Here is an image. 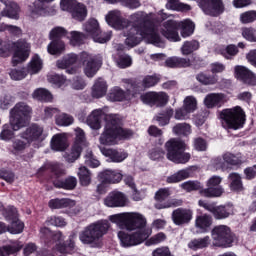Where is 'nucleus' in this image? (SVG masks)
<instances>
[{
	"label": "nucleus",
	"instance_id": "nucleus-1",
	"mask_svg": "<svg viewBox=\"0 0 256 256\" xmlns=\"http://www.w3.org/2000/svg\"><path fill=\"white\" fill-rule=\"evenodd\" d=\"M111 223H116L122 229L127 231H135L131 234L120 231L118 232V239L122 247H135V245H141L144 241L149 239L151 235V230L145 229L147 227V219L137 212H125L120 214H114L109 217Z\"/></svg>",
	"mask_w": 256,
	"mask_h": 256
},
{
	"label": "nucleus",
	"instance_id": "nucleus-2",
	"mask_svg": "<svg viewBox=\"0 0 256 256\" xmlns=\"http://www.w3.org/2000/svg\"><path fill=\"white\" fill-rule=\"evenodd\" d=\"M129 22L130 25L132 24V27L127 31V33H124V37H126L125 43L128 47H135V45H139L142 39H145L146 43H151L156 47H163V41L157 33L159 28L155 24L153 14L138 11L130 15ZM136 23L142 24L137 26Z\"/></svg>",
	"mask_w": 256,
	"mask_h": 256
},
{
	"label": "nucleus",
	"instance_id": "nucleus-3",
	"mask_svg": "<svg viewBox=\"0 0 256 256\" xmlns=\"http://www.w3.org/2000/svg\"><path fill=\"white\" fill-rule=\"evenodd\" d=\"M132 136L133 130L123 128V120L117 115H111L99 137V143L106 146L116 145L118 139H131Z\"/></svg>",
	"mask_w": 256,
	"mask_h": 256
},
{
	"label": "nucleus",
	"instance_id": "nucleus-4",
	"mask_svg": "<svg viewBox=\"0 0 256 256\" xmlns=\"http://www.w3.org/2000/svg\"><path fill=\"white\" fill-rule=\"evenodd\" d=\"M179 27H181V36H179ZM159 31L163 37L168 39V41H172L173 43H177L181 41V37L187 38L191 37L193 33H195V23L191 20L184 21H175V20H167L159 27Z\"/></svg>",
	"mask_w": 256,
	"mask_h": 256
},
{
	"label": "nucleus",
	"instance_id": "nucleus-5",
	"mask_svg": "<svg viewBox=\"0 0 256 256\" xmlns=\"http://www.w3.org/2000/svg\"><path fill=\"white\" fill-rule=\"evenodd\" d=\"M47 173H51L56 177L52 183L56 189H64V191H73L77 187V178L74 176H69L65 179H61V175H63V169L59 166L58 163H48L39 168L38 175H47Z\"/></svg>",
	"mask_w": 256,
	"mask_h": 256
},
{
	"label": "nucleus",
	"instance_id": "nucleus-6",
	"mask_svg": "<svg viewBox=\"0 0 256 256\" xmlns=\"http://www.w3.org/2000/svg\"><path fill=\"white\" fill-rule=\"evenodd\" d=\"M110 227L107 220L91 223L79 233V239L83 245H97L103 235H107Z\"/></svg>",
	"mask_w": 256,
	"mask_h": 256
},
{
	"label": "nucleus",
	"instance_id": "nucleus-7",
	"mask_svg": "<svg viewBox=\"0 0 256 256\" xmlns=\"http://www.w3.org/2000/svg\"><path fill=\"white\" fill-rule=\"evenodd\" d=\"M165 149L167 160L172 161V163L185 165L191 160V154L185 152L187 144L181 139L171 138L165 143Z\"/></svg>",
	"mask_w": 256,
	"mask_h": 256
},
{
	"label": "nucleus",
	"instance_id": "nucleus-8",
	"mask_svg": "<svg viewBox=\"0 0 256 256\" xmlns=\"http://www.w3.org/2000/svg\"><path fill=\"white\" fill-rule=\"evenodd\" d=\"M220 119L225 129H232L233 131L243 129L245 121H247L245 111H243L241 106H236L232 109H223L220 112Z\"/></svg>",
	"mask_w": 256,
	"mask_h": 256
},
{
	"label": "nucleus",
	"instance_id": "nucleus-9",
	"mask_svg": "<svg viewBox=\"0 0 256 256\" xmlns=\"http://www.w3.org/2000/svg\"><path fill=\"white\" fill-rule=\"evenodd\" d=\"M32 113L33 108L31 106L25 102H18L10 110V123L14 129H23V127H27V123L31 120Z\"/></svg>",
	"mask_w": 256,
	"mask_h": 256
},
{
	"label": "nucleus",
	"instance_id": "nucleus-10",
	"mask_svg": "<svg viewBox=\"0 0 256 256\" xmlns=\"http://www.w3.org/2000/svg\"><path fill=\"white\" fill-rule=\"evenodd\" d=\"M214 247H222L227 249L232 247L235 241V234L231 231V228L226 225L215 226L211 231Z\"/></svg>",
	"mask_w": 256,
	"mask_h": 256
},
{
	"label": "nucleus",
	"instance_id": "nucleus-11",
	"mask_svg": "<svg viewBox=\"0 0 256 256\" xmlns=\"http://www.w3.org/2000/svg\"><path fill=\"white\" fill-rule=\"evenodd\" d=\"M86 37H92L95 43H107L111 39V32H102L99 22L92 18L83 25Z\"/></svg>",
	"mask_w": 256,
	"mask_h": 256
},
{
	"label": "nucleus",
	"instance_id": "nucleus-12",
	"mask_svg": "<svg viewBox=\"0 0 256 256\" xmlns=\"http://www.w3.org/2000/svg\"><path fill=\"white\" fill-rule=\"evenodd\" d=\"M198 205L203 207L206 211L212 213L214 219L221 221L223 219H228L233 215V204H224L217 206L215 203H208L205 200H199Z\"/></svg>",
	"mask_w": 256,
	"mask_h": 256
},
{
	"label": "nucleus",
	"instance_id": "nucleus-13",
	"mask_svg": "<svg viewBox=\"0 0 256 256\" xmlns=\"http://www.w3.org/2000/svg\"><path fill=\"white\" fill-rule=\"evenodd\" d=\"M12 49L14 51L12 56V63L14 65H21L24 61L29 59L31 53V44L25 39H19L12 43Z\"/></svg>",
	"mask_w": 256,
	"mask_h": 256
},
{
	"label": "nucleus",
	"instance_id": "nucleus-14",
	"mask_svg": "<svg viewBox=\"0 0 256 256\" xmlns=\"http://www.w3.org/2000/svg\"><path fill=\"white\" fill-rule=\"evenodd\" d=\"M76 63H82V65H102L103 58L101 56H91L86 52L77 54H68L63 59V65H75Z\"/></svg>",
	"mask_w": 256,
	"mask_h": 256
},
{
	"label": "nucleus",
	"instance_id": "nucleus-15",
	"mask_svg": "<svg viewBox=\"0 0 256 256\" xmlns=\"http://www.w3.org/2000/svg\"><path fill=\"white\" fill-rule=\"evenodd\" d=\"M223 178L219 176H212L206 182V187L204 190H201V197H206L207 199H215L217 197H221L225 190L223 186H221V182Z\"/></svg>",
	"mask_w": 256,
	"mask_h": 256
},
{
	"label": "nucleus",
	"instance_id": "nucleus-16",
	"mask_svg": "<svg viewBox=\"0 0 256 256\" xmlns=\"http://www.w3.org/2000/svg\"><path fill=\"white\" fill-rule=\"evenodd\" d=\"M171 196V190L169 188H160L155 193V200L158 202L156 205L157 209H169L171 207H181L183 205V200L171 199L166 202V199H169Z\"/></svg>",
	"mask_w": 256,
	"mask_h": 256
},
{
	"label": "nucleus",
	"instance_id": "nucleus-17",
	"mask_svg": "<svg viewBox=\"0 0 256 256\" xmlns=\"http://www.w3.org/2000/svg\"><path fill=\"white\" fill-rule=\"evenodd\" d=\"M199 7L205 15L210 17H219L225 13L223 0H200Z\"/></svg>",
	"mask_w": 256,
	"mask_h": 256
},
{
	"label": "nucleus",
	"instance_id": "nucleus-18",
	"mask_svg": "<svg viewBox=\"0 0 256 256\" xmlns=\"http://www.w3.org/2000/svg\"><path fill=\"white\" fill-rule=\"evenodd\" d=\"M105 20L110 27H113V29H116L117 31H123V29H128L131 26V22L123 18L121 11L119 10L108 12Z\"/></svg>",
	"mask_w": 256,
	"mask_h": 256
},
{
	"label": "nucleus",
	"instance_id": "nucleus-19",
	"mask_svg": "<svg viewBox=\"0 0 256 256\" xmlns=\"http://www.w3.org/2000/svg\"><path fill=\"white\" fill-rule=\"evenodd\" d=\"M171 217L174 225L183 227L193 221V210L189 208H177L173 210Z\"/></svg>",
	"mask_w": 256,
	"mask_h": 256
},
{
	"label": "nucleus",
	"instance_id": "nucleus-20",
	"mask_svg": "<svg viewBox=\"0 0 256 256\" xmlns=\"http://www.w3.org/2000/svg\"><path fill=\"white\" fill-rule=\"evenodd\" d=\"M213 165L216 169H221L222 171H227L229 165L236 166L241 165V160L235 154L229 152L223 155V158L217 157L213 161Z\"/></svg>",
	"mask_w": 256,
	"mask_h": 256
},
{
	"label": "nucleus",
	"instance_id": "nucleus-21",
	"mask_svg": "<svg viewBox=\"0 0 256 256\" xmlns=\"http://www.w3.org/2000/svg\"><path fill=\"white\" fill-rule=\"evenodd\" d=\"M234 77L244 83V85H251L252 87L256 85V76L245 66H236L234 69Z\"/></svg>",
	"mask_w": 256,
	"mask_h": 256
},
{
	"label": "nucleus",
	"instance_id": "nucleus-22",
	"mask_svg": "<svg viewBox=\"0 0 256 256\" xmlns=\"http://www.w3.org/2000/svg\"><path fill=\"white\" fill-rule=\"evenodd\" d=\"M106 207H125L127 205V196L121 191L114 190L104 199Z\"/></svg>",
	"mask_w": 256,
	"mask_h": 256
},
{
	"label": "nucleus",
	"instance_id": "nucleus-23",
	"mask_svg": "<svg viewBox=\"0 0 256 256\" xmlns=\"http://www.w3.org/2000/svg\"><path fill=\"white\" fill-rule=\"evenodd\" d=\"M40 239L46 247H51L63 239V232H54L47 227H43L40 229Z\"/></svg>",
	"mask_w": 256,
	"mask_h": 256
},
{
	"label": "nucleus",
	"instance_id": "nucleus-24",
	"mask_svg": "<svg viewBox=\"0 0 256 256\" xmlns=\"http://www.w3.org/2000/svg\"><path fill=\"white\" fill-rule=\"evenodd\" d=\"M76 239L77 233L72 232L67 240L56 244V251L62 255H73L77 251Z\"/></svg>",
	"mask_w": 256,
	"mask_h": 256
},
{
	"label": "nucleus",
	"instance_id": "nucleus-25",
	"mask_svg": "<svg viewBox=\"0 0 256 256\" xmlns=\"http://www.w3.org/2000/svg\"><path fill=\"white\" fill-rule=\"evenodd\" d=\"M227 103V95L223 93H210L204 99L207 109H215V107H223Z\"/></svg>",
	"mask_w": 256,
	"mask_h": 256
},
{
	"label": "nucleus",
	"instance_id": "nucleus-26",
	"mask_svg": "<svg viewBox=\"0 0 256 256\" xmlns=\"http://www.w3.org/2000/svg\"><path fill=\"white\" fill-rule=\"evenodd\" d=\"M98 179H103V183L115 185L123 181V174L119 170L106 169L98 174Z\"/></svg>",
	"mask_w": 256,
	"mask_h": 256
},
{
	"label": "nucleus",
	"instance_id": "nucleus-27",
	"mask_svg": "<svg viewBox=\"0 0 256 256\" xmlns=\"http://www.w3.org/2000/svg\"><path fill=\"white\" fill-rule=\"evenodd\" d=\"M41 135H43V127L38 124H32L20 134V137L31 144L33 141H39Z\"/></svg>",
	"mask_w": 256,
	"mask_h": 256
},
{
	"label": "nucleus",
	"instance_id": "nucleus-28",
	"mask_svg": "<svg viewBox=\"0 0 256 256\" xmlns=\"http://www.w3.org/2000/svg\"><path fill=\"white\" fill-rule=\"evenodd\" d=\"M77 205V202L71 198H54L49 200V209H73Z\"/></svg>",
	"mask_w": 256,
	"mask_h": 256
},
{
	"label": "nucleus",
	"instance_id": "nucleus-29",
	"mask_svg": "<svg viewBox=\"0 0 256 256\" xmlns=\"http://www.w3.org/2000/svg\"><path fill=\"white\" fill-rule=\"evenodd\" d=\"M23 247V242L19 240H10L8 244L0 247V256L17 255Z\"/></svg>",
	"mask_w": 256,
	"mask_h": 256
},
{
	"label": "nucleus",
	"instance_id": "nucleus-30",
	"mask_svg": "<svg viewBox=\"0 0 256 256\" xmlns=\"http://www.w3.org/2000/svg\"><path fill=\"white\" fill-rule=\"evenodd\" d=\"M102 153L105 157H109L112 163H122V161H125L127 157H129L127 152L119 151L113 148L104 149L102 150Z\"/></svg>",
	"mask_w": 256,
	"mask_h": 256
},
{
	"label": "nucleus",
	"instance_id": "nucleus-31",
	"mask_svg": "<svg viewBox=\"0 0 256 256\" xmlns=\"http://www.w3.org/2000/svg\"><path fill=\"white\" fill-rule=\"evenodd\" d=\"M4 5H6V9L1 12V17H8L9 19H19V5L15 2H7L9 0H0Z\"/></svg>",
	"mask_w": 256,
	"mask_h": 256
},
{
	"label": "nucleus",
	"instance_id": "nucleus-32",
	"mask_svg": "<svg viewBox=\"0 0 256 256\" xmlns=\"http://www.w3.org/2000/svg\"><path fill=\"white\" fill-rule=\"evenodd\" d=\"M91 95L93 99H101V97L107 95V82L103 78L96 80L92 87Z\"/></svg>",
	"mask_w": 256,
	"mask_h": 256
},
{
	"label": "nucleus",
	"instance_id": "nucleus-33",
	"mask_svg": "<svg viewBox=\"0 0 256 256\" xmlns=\"http://www.w3.org/2000/svg\"><path fill=\"white\" fill-rule=\"evenodd\" d=\"M211 245V237L205 236L203 238H194L188 243V248L192 251H199L207 249Z\"/></svg>",
	"mask_w": 256,
	"mask_h": 256
},
{
	"label": "nucleus",
	"instance_id": "nucleus-34",
	"mask_svg": "<svg viewBox=\"0 0 256 256\" xmlns=\"http://www.w3.org/2000/svg\"><path fill=\"white\" fill-rule=\"evenodd\" d=\"M107 99H108V101H111L112 103L126 101L127 100V92H125V90L121 89V87L115 86L108 93Z\"/></svg>",
	"mask_w": 256,
	"mask_h": 256
},
{
	"label": "nucleus",
	"instance_id": "nucleus-35",
	"mask_svg": "<svg viewBox=\"0 0 256 256\" xmlns=\"http://www.w3.org/2000/svg\"><path fill=\"white\" fill-rule=\"evenodd\" d=\"M51 149L53 151H65L67 149V136L65 134H55L51 139Z\"/></svg>",
	"mask_w": 256,
	"mask_h": 256
},
{
	"label": "nucleus",
	"instance_id": "nucleus-36",
	"mask_svg": "<svg viewBox=\"0 0 256 256\" xmlns=\"http://www.w3.org/2000/svg\"><path fill=\"white\" fill-rule=\"evenodd\" d=\"M189 177H191V171H189L188 169H182L168 176L166 178V183H168L169 185L181 183V181H185V179H189Z\"/></svg>",
	"mask_w": 256,
	"mask_h": 256
},
{
	"label": "nucleus",
	"instance_id": "nucleus-37",
	"mask_svg": "<svg viewBox=\"0 0 256 256\" xmlns=\"http://www.w3.org/2000/svg\"><path fill=\"white\" fill-rule=\"evenodd\" d=\"M103 117V111L102 110H94L92 111L91 115L87 118V123L91 129H94L95 131H99L101 128V119Z\"/></svg>",
	"mask_w": 256,
	"mask_h": 256
},
{
	"label": "nucleus",
	"instance_id": "nucleus-38",
	"mask_svg": "<svg viewBox=\"0 0 256 256\" xmlns=\"http://www.w3.org/2000/svg\"><path fill=\"white\" fill-rule=\"evenodd\" d=\"M24 230L25 223L19 218H16L15 220H10L9 225H7V232L11 235H21Z\"/></svg>",
	"mask_w": 256,
	"mask_h": 256
},
{
	"label": "nucleus",
	"instance_id": "nucleus-39",
	"mask_svg": "<svg viewBox=\"0 0 256 256\" xmlns=\"http://www.w3.org/2000/svg\"><path fill=\"white\" fill-rule=\"evenodd\" d=\"M32 96L33 99H37V101H42L43 103H51L53 101V95L45 88H37Z\"/></svg>",
	"mask_w": 256,
	"mask_h": 256
},
{
	"label": "nucleus",
	"instance_id": "nucleus-40",
	"mask_svg": "<svg viewBox=\"0 0 256 256\" xmlns=\"http://www.w3.org/2000/svg\"><path fill=\"white\" fill-rule=\"evenodd\" d=\"M15 131H19V129H15L11 122L9 124H4L0 133V139L2 141H11V139L15 137Z\"/></svg>",
	"mask_w": 256,
	"mask_h": 256
},
{
	"label": "nucleus",
	"instance_id": "nucleus-41",
	"mask_svg": "<svg viewBox=\"0 0 256 256\" xmlns=\"http://www.w3.org/2000/svg\"><path fill=\"white\" fill-rule=\"evenodd\" d=\"M213 225V218L207 214L202 216H197L196 227L204 232H207L209 227Z\"/></svg>",
	"mask_w": 256,
	"mask_h": 256
},
{
	"label": "nucleus",
	"instance_id": "nucleus-42",
	"mask_svg": "<svg viewBox=\"0 0 256 256\" xmlns=\"http://www.w3.org/2000/svg\"><path fill=\"white\" fill-rule=\"evenodd\" d=\"M78 177L82 187H89L91 185V171L87 167L82 166L79 168Z\"/></svg>",
	"mask_w": 256,
	"mask_h": 256
},
{
	"label": "nucleus",
	"instance_id": "nucleus-43",
	"mask_svg": "<svg viewBox=\"0 0 256 256\" xmlns=\"http://www.w3.org/2000/svg\"><path fill=\"white\" fill-rule=\"evenodd\" d=\"M47 51L50 55H61L65 51V43L61 40H52Z\"/></svg>",
	"mask_w": 256,
	"mask_h": 256
},
{
	"label": "nucleus",
	"instance_id": "nucleus-44",
	"mask_svg": "<svg viewBox=\"0 0 256 256\" xmlns=\"http://www.w3.org/2000/svg\"><path fill=\"white\" fill-rule=\"evenodd\" d=\"M55 0H38L34 2L33 9L31 10V17L34 19L37 17H41V15H45V7H43V3H53Z\"/></svg>",
	"mask_w": 256,
	"mask_h": 256
},
{
	"label": "nucleus",
	"instance_id": "nucleus-45",
	"mask_svg": "<svg viewBox=\"0 0 256 256\" xmlns=\"http://www.w3.org/2000/svg\"><path fill=\"white\" fill-rule=\"evenodd\" d=\"M70 13L73 19L76 21H84V19L87 17V7L81 3H78V5L75 6Z\"/></svg>",
	"mask_w": 256,
	"mask_h": 256
},
{
	"label": "nucleus",
	"instance_id": "nucleus-46",
	"mask_svg": "<svg viewBox=\"0 0 256 256\" xmlns=\"http://www.w3.org/2000/svg\"><path fill=\"white\" fill-rule=\"evenodd\" d=\"M48 83H51L57 89H61V87H65L67 83V77L59 74H50L47 76Z\"/></svg>",
	"mask_w": 256,
	"mask_h": 256
},
{
	"label": "nucleus",
	"instance_id": "nucleus-47",
	"mask_svg": "<svg viewBox=\"0 0 256 256\" xmlns=\"http://www.w3.org/2000/svg\"><path fill=\"white\" fill-rule=\"evenodd\" d=\"M228 179L231 181V191H243V181H241V175L238 173H231L229 174Z\"/></svg>",
	"mask_w": 256,
	"mask_h": 256
},
{
	"label": "nucleus",
	"instance_id": "nucleus-48",
	"mask_svg": "<svg viewBox=\"0 0 256 256\" xmlns=\"http://www.w3.org/2000/svg\"><path fill=\"white\" fill-rule=\"evenodd\" d=\"M173 134L178 136L187 137L191 133V125L187 123H178L172 128Z\"/></svg>",
	"mask_w": 256,
	"mask_h": 256
},
{
	"label": "nucleus",
	"instance_id": "nucleus-49",
	"mask_svg": "<svg viewBox=\"0 0 256 256\" xmlns=\"http://www.w3.org/2000/svg\"><path fill=\"white\" fill-rule=\"evenodd\" d=\"M166 9L170 11H191V6L182 2H175V0H168Z\"/></svg>",
	"mask_w": 256,
	"mask_h": 256
},
{
	"label": "nucleus",
	"instance_id": "nucleus-50",
	"mask_svg": "<svg viewBox=\"0 0 256 256\" xmlns=\"http://www.w3.org/2000/svg\"><path fill=\"white\" fill-rule=\"evenodd\" d=\"M199 49V42L196 40L186 41L181 47L182 55H191L194 51Z\"/></svg>",
	"mask_w": 256,
	"mask_h": 256
},
{
	"label": "nucleus",
	"instance_id": "nucleus-51",
	"mask_svg": "<svg viewBox=\"0 0 256 256\" xmlns=\"http://www.w3.org/2000/svg\"><path fill=\"white\" fill-rule=\"evenodd\" d=\"M182 188L184 191L191 193V191H199V195H201V191L205 190L201 182L199 181H187L182 184Z\"/></svg>",
	"mask_w": 256,
	"mask_h": 256
},
{
	"label": "nucleus",
	"instance_id": "nucleus-52",
	"mask_svg": "<svg viewBox=\"0 0 256 256\" xmlns=\"http://www.w3.org/2000/svg\"><path fill=\"white\" fill-rule=\"evenodd\" d=\"M47 225H52V227H60L61 229L63 227H67V220H65L62 216H50L46 220Z\"/></svg>",
	"mask_w": 256,
	"mask_h": 256
},
{
	"label": "nucleus",
	"instance_id": "nucleus-53",
	"mask_svg": "<svg viewBox=\"0 0 256 256\" xmlns=\"http://www.w3.org/2000/svg\"><path fill=\"white\" fill-rule=\"evenodd\" d=\"M2 215L7 221L19 219V211L15 208V206L4 207Z\"/></svg>",
	"mask_w": 256,
	"mask_h": 256
},
{
	"label": "nucleus",
	"instance_id": "nucleus-54",
	"mask_svg": "<svg viewBox=\"0 0 256 256\" xmlns=\"http://www.w3.org/2000/svg\"><path fill=\"white\" fill-rule=\"evenodd\" d=\"M196 79L199 83H202V85H215V83H217L216 75L200 73L196 76Z\"/></svg>",
	"mask_w": 256,
	"mask_h": 256
},
{
	"label": "nucleus",
	"instance_id": "nucleus-55",
	"mask_svg": "<svg viewBox=\"0 0 256 256\" xmlns=\"http://www.w3.org/2000/svg\"><path fill=\"white\" fill-rule=\"evenodd\" d=\"M0 31H8L14 37H21L23 35V30L20 27L5 23H0Z\"/></svg>",
	"mask_w": 256,
	"mask_h": 256
},
{
	"label": "nucleus",
	"instance_id": "nucleus-56",
	"mask_svg": "<svg viewBox=\"0 0 256 256\" xmlns=\"http://www.w3.org/2000/svg\"><path fill=\"white\" fill-rule=\"evenodd\" d=\"M169 103V96L165 92H154V105L165 107Z\"/></svg>",
	"mask_w": 256,
	"mask_h": 256
},
{
	"label": "nucleus",
	"instance_id": "nucleus-57",
	"mask_svg": "<svg viewBox=\"0 0 256 256\" xmlns=\"http://www.w3.org/2000/svg\"><path fill=\"white\" fill-rule=\"evenodd\" d=\"M159 81H161V76L148 75L142 80V87H144V89H150V87H155Z\"/></svg>",
	"mask_w": 256,
	"mask_h": 256
},
{
	"label": "nucleus",
	"instance_id": "nucleus-58",
	"mask_svg": "<svg viewBox=\"0 0 256 256\" xmlns=\"http://www.w3.org/2000/svg\"><path fill=\"white\" fill-rule=\"evenodd\" d=\"M67 35V30L61 26L54 27L49 33V39L51 41H59L61 37Z\"/></svg>",
	"mask_w": 256,
	"mask_h": 256
},
{
	"label": "nucleus",
	"instance_id": "nucleus-59",
	"mask_svg": "<svg viewBox=\"0 0 256 256\" xmlns=\"http://www.w3.org/2000/svg\"><path fill=\"white\" fill-rule=\"evenodd\" d=\"M83 151V147L79 144H73L70 153L68 154V161L69 163H75L78 157H81V153Z\"/></svg>",
	"mask_w": 256,
	"mask_h": 256
},
{
	"label": "nucleus",
	"instance_id": "nucleus-60",
	"mask_svg": "<svg viewBox=\"0 0 256 256\" xmlns=\"http://www.w3.org/2000/svg\"><path fill=\"white\" fill-rule=\"evenodd\" d=\"M9 76L12 81H22V79H25L27 77V70L25 68L11 69L9 72Z\"/></svg>",
	"mask_w": 256,
	"mask_h": 256
},
{
	"label": "nucleus",
	"instance_id": "nucleus-61",
	"mask_svg": "<svg viewBox=\"0 0 256 256\" xmlns=\"http://www.w3.org/2000/svg\"><path fill=\"white\" fill-rule=\"evenodd\" d=\"M28 145H30V143L27 141H23L21 139H15L12 142L13 153L15 155H19V153H23L24 150L27 149Z\"/></svg>",
	"mask_w": 256,
	"mask_h": 256
},
{
	"label": "nucleus",
	"instance_id": "nucleus-62",
	"mask_svg": "<svg viewBox=\"0 0 256 256\" xmlns=\"http://www.w3.org/2000/svg\"><path fill=\"white\" fill-rule=\"evenodd\" d=\"M183 108L188 113H194V111H197V99H195V97H193V96H187L184 99Z\"/></svg>",
	"mask_w": 256,
	"mask_h": 256
},
{
	"label": "nucleus",
	"instance_id": "nucleus-63",
	"mask_svg": "<svg viewBox=\"0 0 256 256\" xmlns=\"http://www.w3.org/2000/svg\"><path fill=\"white\" fill-rule=\"evenodd\" d=\"M237 53H239V48L233 44H230L221 49V55H223L225 59H233Z\"/></svg>",
	"mask_w": 256,
	"mask_h": 256
},
{
	"label": "nucleus",
	"instance_id": "nucleus-64",
	"mask_svg": "<svg viewBox=\"0 0 256 256\" xmlns=\"http://www.w3.org/2000/svg\"><path fill=\"white\" fill-rule=\"evenodd\" d=\"M148 157L152 161H159L165 157V150L161 147H154L148 151Z\"/></svg>",
	"mask_w": 256,
	"mask_h": 256
}]
</instances>
